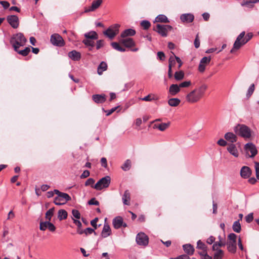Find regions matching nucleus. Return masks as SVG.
Returning a JSON list of instances; mask_svg holds the SVG:
<instances>
[{
  "label": "nucleus",
  "mask_w": 259,
  "mask_h": 259,
  "mask_svg": "<svg viewBox=\"0 0 259 259\" xmlns=\"http://www.w3.org/2000/svg\"><path fill=\"white\" fill-rule=\"evenodd\" d=\"M245 221L247 223H250L253 220V216L252 213H250L248 215H247L245 218Z\"/></svg>",
  "instance_id": "bf43d9fd"
},
{
  "label": "nucleus",
  "mask_w": 259,
  "mask_h": 259,
  "mask_svg": "<svg viewBox=\"0 0 259 259\" xmlns=\"http://www.w3.org/2000/svg\"><path fill=\"white\" fill-rule=\"evenodd\" d=\"M174 77L176 80H181L183 79L184 77V73L183 71H176L175 73Z\"/></svg>",
  "instance_id": "4c0bfd02"
},
{
  "label": "nucleus",
  "mask_w": 259,
  "mask_h": 259,
  "mask_svg": "<svg viewBox=\"0 0 259 259\" xmlns=\"http://www.w3.org/2000/svg\"><path fill=\"white\" fill-rule=\"evenodd\" d=\"M191 84V81H185L179 84V86L181 88H187Z\"/></svg>",
  "instance_id": "6e6d98bb"
},
{
  "label": "nucleus",
  "mask_w": 259,
  "mask_h": 259,
  "mask_svg": "<svg viewBox=\"0 0 259 259\" xmlns=\"http://www.w3.org/2000/svg\"><path fill=\"white\" fill-rule=\"evenodd\" d=\"M26 39L21 33H17V49L19 46H23L26 42Z\"/></svg>",
  "instance_id": "b1692460"
},
{
  "label": "nucleus",
  "mask_w": 259,
  "mask_h": 259,
  "mask_svg": "<svg viewBox=\"0 0 259 259\" xmlns=\"http://www.w3.org/2000/svg\"><path fill=\"white\" fill-rule=\"evenodd\" d=\"M141 26L144 30L148 29L151 26V23L148 20H143L140 23Z\"/></svg>",
  "instance_id": "79ce46f5"
},
{
  "label": "nucleus",
  "mask_w": 259,
  "mask_h": 259,
  "mask_svg": "<svg viewBox=\"0 0 259 259\" xmlns=\"http://www.w3.org/2000/svg\"><path fill=\"white\" fill-rule=\"evenodd\" d=\"M170 125V122L161 123L159 124H155L154 127L158 129L160 131H164L167 129Z\"/></svg>",
  "instance_id": "c756f323"
},
{
  "label": "nucleus",
  "mask_w": 259,
  "mask_h": 259,
  "mask_svg": "<svg viewBox=\"0 0 259 259\" xmlns=\"http://www.w3.org/2000/svg\"><path fill=\"white\" fill-rule=\"evenodd\" d=\"M256 3L255 0H243L241 3V6L242 7H246L249 8H252L254 4Z\"/></svg>",
  "instance_id": "c85d7f7f"
},
{
  "label": "nucleus",
  "mask_w": 259,
  "mask_h": 259,
  "mask_svg": "<svg viewBox=\"0 0 259 259\" xmlns=\"http://www.w3.org/2000/svg\"><path fill=\"white\" fill-rule=\"evenodd\" d=\"M228 238L230 240L229 242L236 243L237 235L234 233H230L229 234Z\"/></svg>",
  "instance_id": "8fccbe9b"
},
{
  "label": "nucleus",
  "mask_w": 259,
  "mask_h": 259,
  "mask_svg": "<svg viewBox=\"0 0 259 259\" xmlns=\"http://www.w3.org/2000/svg\"><path fill=\"white\" fill-rule=\"evenodd\" d=\"M111 234V230L109 225L108 224L105 223L104 227L101 232V236L102 238H106L110 236Z\"/></svg>",
  "instance_id": "6ab92c4d"
},
{
  "label": "nucleus",
  "mask_w": 259,
  "mask_h": 259,
  "mask_svg": "<svg viewBox=\"0 0 259 259\" xmlns=\"http://www.w3.org/2000/svg\"><path fill=\"white\" fill-rule=\"evenodd\" d=\"M84 39H97L98 38V34L95 31H90L88 32L84 33Z\"/></svg>",
  "instance_id": "393cba45"
},
{
  "label": "nucleus",
  "mask_w": 259,
  "mask_h": 259,
  "mask_svg": "<svg viewBox=\"0 0 259 259\" xmlns=\"http://www.w3.org/2000/svg\"><path fill=\"white\" fill-rule=\"evenodd\" d=\"M183 248L185 252L188 255H192L194 252L193 246L190 244H186L183 245Z\"/></svg>",
  "instance_id": "a878e982"
},
{
  "label": "nucleus",
  "mask_w": 259,
  "mask_h": 259,
  "mask_svg": "<svg viewBox=\"0 0 259 259\" xmlns=\"http://www.w3.org/2000/svg\"><path fill=\"white\" fill-rule=\"evenodd\" d=\"M72 214L73 216L77 219H79L80 218V213L77 209H73L72 210Z\"/></svg>",
  "instance_id": "052dcab7"
},
{
  "label": "nucleus",
  "mask_w": 259,
  "mask_h": 259,
  "mask_svg": "<svg viewBox=\"0 0 259 259\" xmlns=\"http://www.w3.org/2000/svg\"><path fill=\"white\" fill-rule=\"evenodd\" d=\"M95 39H84L82 40V43L87 47H91V48L89 49L90 51L92 50V48L95 46Z\"/></svg>",
  "instance_id": "f704fd0d"
},
{
  "label": "nucleus",
  "mask_w": 259,
  "mask_h": 259,
  "mask_svg": "<svg viewBox=\"0 0 259 259\" xmlns=\"http://www.w3.org/2000/svg\"><path fill=\"white\" fill-rule=\"evenodd\" d=\"M197 248L201 250H205L207 249V247L203 242L199 240L197 241Z\"/></svg>",
  "instance_id": "09e8293b"
},
{
  "label": "nucleus",
  "mask_w": 259,
  "mask_h": 259,
  "mask_svg": "<svg viewBox=\"0 0 259 259\" xmlns=\"http://www.w3.org/2000/svg\"><path fill=\"white\" fill-rule=\"evenodd\" d=\"M50 40L51 43L56 46L63 47L65 45V42L62 36L57 33L51 35Z\"/></svg>",
  "instance_id": "1a4fd4ad"
},
{
  "label": "nucleus",
  "mask_w": 259,
  "mask_h": 259,
  "mask_svg": "<svg viewBox=\"0 0 259 259\" xmlns=\"http://www.w3.org/2000/svg\"><path fill=\"white\" fill-rule=\"evenodd\" d=\"M98 221V218H96L91 221V225L94 228V230L95 229H97V223Z\"/></svg>",
  "instance_id": "338daca9"
},
{
  "label": "nucleus",
  "mask_w": 259,
  "mask_h": 259,
  "mask_svg": "<svg viewBox=\"0 0 259 259\" xmlns=\"http://www.w3.org/2000/svg\"><path fill=\"white\" fill-rule=\"evenodd\" d=\"M210 57H204L201 59L198 67V70L200 72H203L205 71V66L210 63Z\"/></svg>",
  "instance_id": "9d476101"
},
{
  "label": "nucleus",
  "mask_w": 259,
  "mask_h": 259,
  "mask_svg": "<svg viewBox=\"0 0 259 259\" xmlns=\"http://www.w3.org/2000/svg\"><path fill=\"white\" fill-rule=\"evenodd\" d=\"M103 2V0H95L94 1L91 7L89 9L85 10L84 12L88 13L89 12L94 11L95 10L98 9Z\"/></svg>",
  "instance_id": "2eb2a0df"
},
{
  "label": "nucleus",
  "mask_w": 259,
  "mask_h": 259,
  "mask_svg": "<svg viewBox=\"0 0 259 259\" xmlns=\"http://www.w3.org/2000/svg\"><path fill=\"white\" fill-rule=\"evenodd\" d=\"M120 42L126 48H130L135 46V42L132 38H123Z\"/></svg>",
  "instance_id": "dca6fc26"
},
{
  "label": "nucleus",
  "mask_w": 259,
  "mask_h": 259,
  "mask_svg": "<svg viewBox=\"0 0 259 259\" xmlns=\"http://www.w3.org/2000/svg\"><path fill=\"white\" fill-rule=\"evenodd\" d=\"M54 207L51 208L49 209L46 213V219L49 221H51V218L54 214Z\"/></svg>",
  "instance_id": "a19ab883"
},
{
  "label": "nucleus",
  "mask_w": 259,
  "mask_h": 259,
  "mask_svg": "<svg viewBox=\"0 0 259 259\" xmlns=\"http://www.w3.org/2000/svg\"><path fill=\"white\" fill-rule=\"evenodd\" d=\"M194 16L192 14L186 13L181 15L180 19L184 23H189L193 21Z\"/></svg>",
  "instance_id": "ddd939ff"
},
{
  "label": "nucleus",
  "mask_w": 259,
  "mask_h": 259,
  "mask_svg": "<svg viewBox=\"0 0 259 259\" xmlns=\"http://www.w3.org/2000/svg\"><path fill=\"white\" fill-rule=\"evenodd\" d=\"M157 58L161 61H163L165 59V56L163 52H158L157 53Z\"/></svg>",
  "instance_id": "69168bd1"
},
{
  "label": "nucleus",
  "mask_w": 259,
  "mask_h": 259,
  "mask_svg": "<svg viewBox=\"0 0 259 259\" xmlns=\"http://www.w3.org/2000/svg\"><path fill=\"white\" fill-rule=\"evenodd\" d=\"M10 44L12 45L13 48H14V50L15 51H16V35L14 34L11 37L10 40Z\"/></svg>",
  "instance_id": "de8ad7c7"
},
{
  "label": "nucleus",
  "mask_w": 259,
  "mask_h": 259,
  "mask_svg": "<svg viewBox=\"0 0 259 259\" xmlns=\"http://www.w3.org/2000/svg\"><path fill=\"white\" fill-rule=\"evenodd\" d=\"M233 231L236 233H240L241 230V227L239 221H236L234 222L232 226Z\"/></svg>",
  "instance_id": "c9c22d12"
},
{
  "label": "nucleus",
  "mask_w": 259,
  "mask_h": 259,
  "mask_svg": "<svg viewBox=\"0 0 259 259\" xmlns=\"http://www.w3.org/2000/svg\"><path fill=\"white\" fill-rule=\"evenodd\" d=\"M136 34V31L134 29L129 28L124 30L121 33V37L122 38H124L127 36H134Z\"/></svg>",
  "instance_id": "cd10ccee"
},
{
  "label": "nucleus",
  "mask_w": 259,
  "mask_h": 259,
  "mask_svg": "<svg viewBox=\"0 0 259 259\" xmlns=\"http://www.w3.org/2000/svg\"><path fill=\"white\" fill-rule=\"evenodd\" d=\"M15 214L13 210H11L8 214L7 220H11L15 218Z\"/></svg>",
  "instance_id": "774afa93"
},
{
  "label": "nucleus",
  "mask_w": 259,
  "mask_h": 259,
  "mask_svg": "<svg viewBox=\"0 0 259 259\" xmlns=\"http://www.w3.org/2000/svg\"><path fill=\"white\" fill-rule=\"evenodd\" d=\"M227 248L229 252L235 253L236 251V243L228 242Z\"/></svg>",
  "instance_id": "58836bf2"
},
{
  "label": "nucleus",
  "mask_w": 259,
  "mask_h": 259,
  "mask_svg": "<svg viewBox=\"0 0 259 259\" xmlns=\"http://www.w3.org/2000/svg\"><path fill=\"white\" fill-rule=\"evenodd\" d=\"M94 183H95L94 179L90 178L87 180L84 185L85 186H91V187L94 188V185H93V184H94Z\"/></svg>",
  "instance_id": "864d4df0"
},
{
  "label": "nucleus",
  "mask_w": 259,
  "mask_h": 259,
  "mask_svg": "<svg viewBox=\"0 0 259 259\" xmlns=\"http://www.w3.org/2000/svg\"><path fill=\"white\" fill-rule=\"evenodd\" d=\"M245 31H242L237 36L234 43L233 47L230 51L231 53H234L235 50H239L242 46L249 41L253 36V34L251 32L247 33L245 36Z\"/></svg>",
  "instance_id": "f03ea898"
},
{
  "label": "nucleus",
  "mask_w": 259,
  "mask_h": 259,
  "mask_svg": "<svg viewBox=\"0 0 259 259\" xmlns=\"http://www.w3.org/2000/svg\"><path fill=\"white\" fill-rule=\"evenodd\" d=\"M111 45L114 49L117 50L119 52H124L126 51L125 49L121 47L120 46V45L117 42H112L111 44Z\"/></svg>",
  "instance_id": "e433bc0d"
},
{
  "label": "nucleus",
  "mask_w": 259,
  "mask_h": 259,
  "mask_svg": "<svg viewBox=\"0 0 259 259\" xmlns=\"http://www.w3.org/2000/svg\"><path fill=\"white\" fill-rule=\"evenodd\" d=\"M30 52V48L26 47L23 50H18L17 54H19L23 56H26Z\"/></svg>",
  "instance_id": "ea45409f"
},
{
  "label": "nucleus",
  "mask_w": 259,
  "mask_h": 259,
  "mask_svg": "<svg viewBox=\"0 0 259 259\" xmlns=\"http://www.w3.org/2000/svg\"><path fill=\"white\" fill-rule=\"evenodd\" d=\"M111 182V178L107 176L100 179L94 185V188L97 190H101L103 188H108Z\"/></svg>",
  "instance_id": "0eeeda50"
},
{
  "label": "nucleus",
  "mask_w": 259,
  "mask_h": 259,
  "mask_svg": "<svg viewBox=\"0 0 259 259\" xmlns=\"http://www.w3.org/2000/svg\"><path fill=\"white\" fill-rule=\"evenodd\" d=\"M255 169L256 178L258 180H259V162H255Z\"/></svg>",
  "instance_id": "0e129e2a"
},
{
  "label": "nucleus",
  "mask_w": 259,
  "mask_h": 259,
  "mask_svg": "<svg viewBox=\"0 0 259 259\" xmlns=\"http://www.w3.org/2000/svg\"><path fill=\"white\" fill-rule=\"evenodd\" d=\"M93 100L97 104H102L106 101L105 94H95L92 96Z\"/></svg>",
  "instance_id": "f8f14e48"
},
{
  "label": "nucleus",
  "mask_w": 259,
  "mask_h": 259,
  "mask_svg": "<svg viewBox=\"0 0 259 259\" xmlns=\"http://www.w3.org/2000/svg\"><path fill=\"white\" fill-rule=\"evenodd\" d=\"M141 100L144 101H152L153 100H157V98H155V95L153 94H149L144 98H141Z\"/></svg>",
  "instance_id": "c03bdc74"
},
{
  "label": "nucleus",
  "mask_w": 259,
  "mask_h": 259,
  "mask_svg": "<svg viewBox=\"0 0 259 259\" xmlns=\"http://www.w3.org/2000/svg\"><path fill=\"white\" fill-rule=\"evenodd\" d=\"M107 64L104 61H102L99 65L97 68L98 74L100 75L103 74V72L107 69Z\"/></svg>",
  "instance_id": "bb28decb"
},
{
  "label": "nucleus",
  "mask_w": 259,
  "mask_h": 259,
  "mask_svg": "<svg viewBox=\"0 0 259 259\" xmlns=\"http://www.w3.org/2000/svg\"><path fill=\"white\" fill-rule=\"evenodd\" d=\"M123 225V219L121 217H115L113 220V225L115 229H118L122 227Z\"/></svg>",
  "instance_id": "412c9836"
},
{
  "label": "nucleus",
  "mask_w": 259,
  "mask_h": 259,
  "mask_svg": "<svg viewBox=\"0 0 259 259\" xmlns=\"http://www.w3.org/2000/svg\"><path fill=\"white\" fill-rule=\"evenodd\" d=\"M131 167V161L130 160L127 159L125 161L124 164L122 165V166H121V168L124 171H127L130 169Z\"/></svg>",
  "instance_id": "37998d69"
},
{
  "label": "nucleus",
  "mask_w": 259,
  "mask_h": 259,
  "mask_svg": "<svg viewBox=\"0 0 259 259\" xmlns=\"http://www.w3.org/2000/svg\"><path fill=\"white\" fill-rule=\"evenodd\" d=\"M176 64V60L175 56H170L168 60V68L170 66V68H172V67L174 66Z\"/></svg>",
  "instance_id": "5fc2aeb1"
},
{
  "label": "nucleus",
  "mask_w": 259,
  "mask_h": 259,
  "mask_svg": "<svg viewBox=\"0 0 259 259\" xmlns=\"http://www.w3.org/2000/svg\"><path fill=\"white\" fill-rule=\"evenodd\" d=\"M84 233L85 234V235H88L92 234L93 233H94L95 235H96V233L94 229L91 228H87L83 231Z\"/></svg>",
  "instance_id": "603ef678"
},
{
  "label": "nucleus",
  "mask_w": 259,
  "mask_h": 259,
  "mask_svg": "<svg viewBox=\"0 0 259 259\" xmlns=\"http://www.w3.org/2000/svg\"><path fill=\"white\" fill-rule=\"evenodd\" d=\"M104 46V40L100 39L97 41L96 42V49L99 50Z\"/></svg>",
  "instance_id": "4d7b16f0"
},
{
  "label": "nucleus",
  "mask_w": 259,
  "mask_h": 259,
  "mask_svg": "<svg viewBox=\"0 0 259 259\" xmlns=\"http://www.w3.org/2000/svg\"><path fill=\"white\" fill-rule=\"evenodd\" d=\"M224 138L227 141L231 142V144L236 142L237 140L236 136L231 132H228L225 134Z\"/></svg>",
  "instance_id": "4be33fe9"
},
{
  "label": "nucleus",
  "mask_w": 259,
  "mask_h": 259,
  "mask_svg": "<svg viewBox=\"0 0 259 259\" xmlns=\"http://www.w3.org/2000/svg\"><path fill=\"white\" fill-rule=\"evenodd\" d=\"M172 29V27L169 25H161L159 24H157L153 28L154 31L163 37L167 36L168 32L171 31Z\"/></svg>",
  "instance_id": "39448f33"
},
{
  "label": "nucleus",
  "mask_w": 259,
  "mask_h": 259,
  "mask_svg": "<svg viewBox=\"0 0 259 259\" xmlns=\"http://www.w3.org/2000/svg\"><path fill=\"white\" fill-rule=\"evenodd\" d=\"M194 46L196 48H198L200 47V40L198 37V34L196 36L194 42Z\"/></svg>",
  "instance_id": "680f3d73"
},
{
  "label": "nucleus",
  "mask_w": 259,
  "mask_h": 259,
  "mask_svg": "<svg viewBox=\"0 0 259 259\" xmlns=\"http://www.w3.org/2000/svg\"><path fill=\"white\" fill-rule=\"evenodd\" d=\"M224 255V251L222 249H219L214 254L213 259H222Z\"/></svg>",
  "instance_id": "a18cd8bd"
},
{
  "label": "nucleus",
  "mask_w": 259,
  "mask_h": 259,
  "mask_svg": "<svg viewBox=\"0 0 259 259\" xmlns=\"http://www.w3.org/2000/svg\"><path fill=\"white\" fill-rule=\"evenodd\" d=\"M136 242L141 246H146L148 244L149 238L144 233H139L136 236Z\"/></svg>",
  "instance_id": "6e6552de"
},
{
  "label": "nucleus",
  "mask_w": 259,
  "mask_h": 259,
  "mask_svg": "<svg viewBox=\"0 0 259 259\" xmlns=\"http://www.w3.org/2000/svg\"><path fill=\"white\" fill-rule=\"evenodd\" d=\"M122 199L123 203L124 205H130L131 194L128 190H126L124 191V194L122 196Z\"/></svg>",
  "instance_id": "5701e85b"
},
{
  "label": "nucleus",
  "mask_w": 259,
  "mask_h": 259,
  "mask_svg": "<svg viewBox=\"0 0 259 259\" xmlns=\"http://www.w3.org/2000/svg\"><path fill=\"white\" fill-rule=\"evenodd\" d=\"M67 212L64 209H60L58 212V218L60 221L65 220L67 218Z\"/></svg>",
  "instance_id": "473e14b6"
},
{
  "label": "nucleus",
  "mask_w": 259,
  "mask_h": 259,
  "mask_svg": "<svg viewBox=\"0 0 259 259\" xmlns=\"http://www.w3.org/2000/svg\"><path fill=\"white\" fill-rule=\"evenodd\" d=\"M206 89L207 86L205 84L195 89L187 94L186 97V101L190 104L198 102L203 97Z\"/></svg>",
  "instance_id": "f257e3e1"
},
{
  "label": "nucleus",
  "mask_w": 259,
  "mask_h": 259,
  "mask_svg": "<svg viewBox=\"0 0 259 259\" xmlns=\"http://www.w3.org/2000/svg\"><path fill=\"white\" fill-rule=\"evenodd\" d=\"M68 55L70 59L75 61H79L81 58L80 53L75 50L69 52Z\"/></svg>",
  "instance_id": "aec40b11"
},
{
  "label": "nucleus",
  "mask_w": 259,
  "mask_h": 259,
  "mask_svg": "<svg viewBox=\"0 0 259 259\" xmlns=\"http://www.w3.org/2000/svg\"><path fill=\"white\" fill-rule=\"evenodd\" d=\"M180 92V87L177 84H172L170 85L168 93L170 96H176Z\"/></svg>",
  "instance_id": "f3484780"
},
{
  "label": "nucleus",
  "mask_w": 259,
  "mask_h": 259,
  "mask_svg": "<svg viewBox=\"0 0 259 259\" xmlns=\"http://www.w3.org/2000/svg\"><path fill=\"white\" fill-rule=\"evenodd\" d=\"M244 148L247 152H250L251 153V155L249 156L250 157H253L257 154V149L255 145L251 143H247L245 145Z\"/></svg>",
  "instance_id": "9b49d317"
},
{
  "label": "nucleus",
  "mask_w": 259,
  "mask_h": 259,
  "mask_svg": "<svg viewBox=\"0 0 259 259\" xmlns=\"http://www.w3.org/2000/svg\"><path fill=\"white\" fill-rule=\"evenodd\" d=\"M254 89H255V88H254V84H251L250 85L249 88H248L247 92V94H246V97H247V98L248 99V98H249L250 97V96L253 93Z\"/></svg>",
  "instance_id": "49530a36"
},
{
  "label": "nucleus",
  "mask_w": 259,
  "mask_h": 259,
  "mask_svg": "<svg viewBox=\"0 0 259 259\" xmlns=\"http://www.w3.org/2000/svg\"><path fill=\"white\" fill-rule=\"evenodd\" d=\"M169 21L167 17L163 14H160L158 15L155 19L154 22H160V23H168Z\"/></svg>",
  "instance_id": "7c9ffc66"
},
{
  "label": "nucleus",
  "mask_w": 259,
  "mask_h": 259,
  "mask_svg": "<svg viewBox=\"0 0 259 259\" xmlns=\"http://www.w3.org/2000/svg\"><path fill=\"white\" fill-rule=\"evenodd\" d=\"M234 130L236 134L244 138H249L251 136V130L244 124H238Z\"/></svg>",
  "instance_id": "20e7f679"
},
{
  "label": "nucleus",
  "mask_w": 259,
  "mask_h": 259,
  "mask_svg": "<svg viewBox=\"0 0 259 259\" xmlns=\"http://www.w3.org/2000/svg\"><path fill=\"white\" fill-rule=\"evenodd\" d=\"M48 221L40 222L39 225V229L41 231H45L48 228Z\"/></svg>",
  "instance_id": "3c124183"
},
{
  "label": "nucleus",
  "mask_w": 259,
  "mask_h": 259,
  "mask_svg": "<svg viewBox=\"0 0 259 259\" xmlns=\"http://www.w3.org/2000/svg\"><path fill=\"white\" fill-rule=\"evenodd\" d=\"M54 192L57 195L54 200V203L57 205H63L71 199V197L67 193L61 192L57 189L54 190Z\"/></svg>",
  "instance_id": "7ed1b4c3"
},
{
  "label": "nucleus",
  "mask_w": 259,
  "mask_h": 259,
  "mask_svg": "<svg viewBox=\"0 0 259 259\" xmlns=\"http://www.w3.org/2000/svg\"><path fill=\"white\" fill-rule=\"evenodd\" d=\"M48 229L51 232H54L56 230V227L53 224L49 221L48 223Z\"/></svg>",
  "instance_id": "e2e57ef3"
},
{
  "label": "nucleus",
  "mask_w": 259,
  "mask_h": 259,
  "mask_svg": "<svg viewBox=\"0 0 259 259\" xmlns=\"http://www.w3.org/2000/svg\"><path fill=\"white\" fill-rule=\"evenodd\" d=\"M251 169L247 166H243L240 170V175L244 179H247L251 175Z\"/></svg>",
  "instance_id": "4468645a"
},
{
  "label": "nucleus",
  "mask_w": 259,
  "mask_h": 259,
  "mask_svg": "<svg viewBox=\"0 0 259 259\" xmlns=\"http://www.w3.org/2000/svg\"><path fill=\"white\" fill-rule=\"evenodd\" d=\"M228 151L233 156L235 157H238L239 156L238 151L234 144H230L227 147Z\"/></svg>",
  "instance_id": "a211bd4d"
},
{
  "label": "nucleus",
  "mask_w": 259,
  "mask_h": 259,
  "mask_svg": "<svg viewBox=\"0 0 259 259\" xmlns=\"http://www.w3.org/2000/svg\"><path fill=\"white\" fill-rule=\"evenodd\" d=\"M120 25L118 24H113L103 31V34L110 39H112L119 32Z\"/></svg>",
  "instance_id": "423d86ee"
},
{
  "label": "nucleus",
  "mask_w": 259,
  "mask_h": 259,
  "mask_svg": "<svg viewBox=\"0 0 259 259\" xmlns=\"http://www.w3.org/2000/svg\"><path fill=\"white\" fill-rule=\"evenodd\" d=\"M88 204L89 205H97V206H98L100 204L99 202L98 201H97L95 198H93L91 199L88 201Z\"/></svg>",
  "instance_id": "13d9d810"
},
{
  "label": "nucleus",
  "mask_w": 259,
  "mask_h": 259,
  "mask_svg": "<svg viewBox=\"0 0 259 259\" xmlns=\"http://www.w3.org/2000/svg\"><path fill=\"white\" fill-rule=\"evenodd\" d=\"M181 102V101L178 98H171L168 100V104L171 107L178 106Z\"/></svg>",
  "instance_id": "72a5a7b5"
},
{
  "label": "nucleus",
  "mask_w": 259,
  "mask_h": 259,
  "mask_svg": "<svg viewBox=\"0 0 259 259\" xmlns=\"http://www.w3.org/2000/svg\"><path fill=\"white\" fill-rule=\"evenodd\" d=\"M7 21L12 27L16 28V16L11 15L8 16Z\"/></svg>",
  "instance_id": "2f4dec72"
}]
</instances>
